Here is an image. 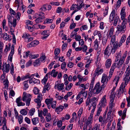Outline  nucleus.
<instances>
[{"mask_svg":"<svg viewBox=\"0 0 130 130\" xmlns=\"http://www.w3.org/2000/svg\"><path fill=\"white\" fill-rule=\"evenodd\" d=\"M110 78L109 76L107 77L106 74H103L101 80V82L102 84L100 86V82L97 83L93 89L94 93L97 94L99 93L102 90L104 89Z\"/></svg>","mask_w":130,"mask_h":130,"instance_id":"nucleus-1","label":"nucleus"},{"mask_svg":"<svg viewBox=\"0 0 130 130\" xmlns=\"http://www.w3.org/2000/svg\"><path fill=\"white\" fill-rule=\"evenodd\" d=\"M126 36L125 35H123L121 37L119 43L118 41H116V36L115 35H113L111 37V43L112 44L114 45L113 46V48H118L119 47H121L123 43H124L126 39Z\"/></svg>","mask_w":130,"mask_h":130,"instance_id":"nucleus-2","label":"nucleus"},{"mask_svg":"<svg viewBox=\"0 0 130 130\" xmlns=\"http://www.w3.org/2000/svg\"><path fill=\"white\" fill-rule=\"evenodd\" d=\"M110 45L111 47H110L109 45H108L105 49L104 52V55L109 57L111 53L113 54H114L117 48H116L115 49L113 48L114 45H113L111 43V41L110 42Z\"/></svg>","mask_w":130,"mask_h":130,"instance_id":"nucleus-3","label":"nucleus"},{"mask_svg":"<svg viewBox=\"0 0 130 130\" xmlns=\"http://www.w3.org/2000/svg\"><path fill=\"white\" fill-rule=\"evenodd\" d=\"M127 51H125L120 59L119 60L115 61L116 62L112 64H115V68L116 67L119 69L121 67L122 64L124 61L125 59L127 56Z\"/></svg>","mask_w":130,"mask_h":130,"instance_id":"nucleus-4","label":"nucleus"},{"mask_svg":"<svg viewBox=\"0 0 130 130\" xmlns=\"http://www.w3.org/2000/svg\"><path fill=\"white\" fill-rule=\"evenodd\" d=\"M31 97V95L26 93L25 92H24L23 95L22 100L23 102H25L26 105L28 106L30 104Z\"/></svg>","mask_w":130,"mask_h":130,"instance_id":"nucleus-5","label":"nucleus"},{"mask_svg":"<svg viewBox=\"0 0 130 130\" xmlns=\"http://www.w3.org/2000/svg\"><path fill=\"white\" fill-rule=\"evenodd\" d=\"M98 99L97 98L94 97L91 99L87 98L86 102V106H87L90 104L92 106V107H96V102L98 101Z\"/></svg>","mask_w":130,"mask_h":130,"instance_id":"nucleus-6","label":"nucleus"},{"mask_svg":"<svg viewBox=\"0 0 130 130\" xmlns=\"http://www.w3.org/2000/svg\"><path fill=\"white\" fill-rule=\"evenodd\" d=\"M36 16L38 17L35 20V21L37 23H40L43 21L45 18L44 13L43 12H40L38 14H35Z\"/></svg>","mask_w":130,"mask_h":130,"instance_id":"nucleus-7","label":"nucleus"},{"mask_svg":"<svg viewBox=\"0 0 130 130\" xmlns=\"http://www.w3.org/2000/svg\"><path fill=\"white\" fill-rule=\"evenodd\" d=\"M106 95H104L101 99V100L100 101L99 104L98 106L101 107V108L102 107H104L107 105V100L106 99Z\"/></svg>","mask_w":130,"mask_h":130,"instance_id":"nucleus-8","label":"nucleus"},{"mask_svg":"<svg viewBox=\"0 0 130 130\" xmlns=\"http://www.w3.org/2000/svg\"><path fill=\"white\" fill-rule=\"evenodd\" d=\"M81 8V6L80 5H78V4H72L70 8V10H74L72 13V14H73L76 12L80 10Z\"/></svg>","mask_w":130,"mask_h":130,"instance_id":"nucleus-9","label":"nucleus"},{"mask_svg":"<svg viewBox=\"0 0 130 130\" xmlns=\"http://www.w3.org/2000/svg\"><path fill=\"white\" fill-rule=\"evenodd\" d=\"M7 120L5 117L0 118V125L1 126L3 125V130H10L7 129L6 126Z\"/></svg>","mask_w":130,"mask_h":130,"instance_id":"nucleus-10","label":"nucleus"},{"mask_svg":"<svg viewBox=\"0 0 130 130\" xmlns=\"http://www.w3.org/2000/svg\"><path fill=\"white\" fill-rule=\"evenodd\" d=\"M9 10L10 12L12 17L14 18L15 16V18L17 19V20H19L21 16L20 13L18 12L16 13L12 9L10 8Z\"/></svg>","mask_w":130,"mask_h":130,"instance_id":"nucleus-11","label":"nucleus"},{"mask_svg":"<svg viewBox=\"0 0 130 130\" xmlns=\"http://www.w3.org/2000/svg\"><path fill=\"white\" fill-rule=\"evenodd\" d=\"M126 29V26L118 25L117 27L116 33L119 34L120 33H123L125 32Z\"/></svg>","mask_w":130,"mask_h":130,"instance_id":"nucleus-12","label":"nucleus"},{"mask_svg":"<svg viewBox=\"0 0 130 130\" xmlns=\"http://www.w3.org/2000/svg\"><path fill=\"white\" fill-rule=\"evenodd\" d=\"M64 84L63 83L59 84L58 81H57L55 83V84L54 88L55 89H57L59 91H61L64 89Z\"/></svg>","mask_w":130,"mask_h":130,"instance_id":"nucleus-13","label":"nucleus"},{"mask_svg":"<svg viewBox=\"0 0 130 130\" xmlns=\"http://www.w3.org/2000/svg\"><path fill=\"white\" fill-rule=\"evenodd\" d=\"M41 34L42 35L44 36L42 37V38L44 39L47 38L50 35V31L49 30H45L41 32Z\"/></svg>","mask_w":130,"mask_h":130,"instance_id":"nucleus-14","label":"nucleus"},{"mask_svg":"<svg viewBox=\"0 0 130 130\" xmlns=\"http://www.w3.org/2000/svg\"><path fill=\"white\" fill-rule=\"evenodd\" d=\"M87 91H86L84 89H82L79 94L81 96H82V98H85L87 95Z\"/></svg>","mask_w":130,"mask_h":130,"instance_id":"nucleus-15","label":"nucleus"},{"mask_svg":"<svg viewBox=\"0 0 130 130\" xmlns=\"http://www.w3.org/2000/svg\"><path fill=\"white\" fill-rule=\"evenodd\" d=\"M53 98H51L50 99H45V102L47 105V107L48 109H50L51 107L50 104L53 101Z\"/></svg>","mask_w":130,"mask_h":130,"instance_id":"nucleus-16","label":"nucleus"},{"mask_svg":"<svg viewBox=\"0 0 130 130\" xmlns=\"http://www.w3.org/2000/svg\"><path fill=\"white\" fill-rule=\"evenodd\" d=\"M21 98L20 96L16 99V102L17 103V105L18 106H24L25 105L24 103L21 101Z\"/></svg>","mask_w":130,"mask_h":130,"instance_id":"nucleus-17","label":"nucleus"},{"mask_svg":"<svg viewBox=\"0 0 130 130\" xmlns=\"http://www.w3.org/2000/svg\"><path fill=\"white\" fill-rule=\"evenodd\" d=\"M29 83L31 84L33 83L34 84H38L40 83V81L35 78H30V79L28 80Z\"/></svg>","mask_w":130,"mask_h":130,"instance_id":"nucleus-18","label":"nucleus"},{"mask_svg":"<svg viewBox=\"0 0 130 130\" xmlns=\"http://www.w3.org/2000/svg\"><path fill=\"white\" fill-rule=\"evenodd\" d=\"M14 47L12 45V46L11 51L8 57V59L10 61L12 60V58L13 55L14 54Z\"/></svg>","mask_w":130,"mask_h":130,"instance_id":"nucleus-19","label":"nucleus"},{"mask_svg":"<svg viewBox=\"0 0 130 130\" xmlns=\"http://www.w3.org/2000/svg\"><path fill=\"white\" fill-rule=\"evenodd\" d=\"M127 84H124L123 83H122L120 87V89L118 91H119V92H121L122 93H123L125 91V88Z\"/></svg>","mask_w":130,"mask_h":130,"instance_id":"nucleus-20","label":"nucleus"},{"mask_svg":"<svg viewBox=\"0 0 130 130\" xmlns=\"http://www.w3.org/2000/svg\"><path fill=\"white\" fill-rule=\"evenodd\" d=\"M111 59L110 58L107 59L105 63V66L107 68H109L111 64Z\"/></svg>","mask_w":130,"mask_h":130,"instance_id":"nucleus-21","label":"nucleus"},{"mask_svg":"<svg viewBox=\"0 0 130 130\" xmlns=\"http://www.w3.org/2000/svg\"><path fill=\"white\" fill-rule=\"evenodd\" d=\"M50 88V84L47 83L44 86L42 91V93H45L46 91H48Z\"/></svg>","mask_w":130,"mask_h":130,"instance_id":"nucleus-22","label":"nucleus"},{"mask_svg":"<svg viewBox=\"0 0 130 130\" xmlns=\"http://www.w3.org/2000/svg\"><path fill=\"white\" fill-rule=\"evenodd\" d=\"M58 71H55V70L54 69H53L52 71L51 72H50L47 73L48 75H51V76L53 77H56L58 74Z\"/></svg>","mask_w":130,"mask_h":130,"instance_id":"nucleus-23","label":"nucleus"},{"mask_svg":"<svg viewBox=\"0 0 130 130\" xmlns=\"http://www.w3.org/2000/svg\"><path fill=\"white\" fill-rule=\"evenodd\" d=\"M115 64H112L111 69L109 71V77H111L114 71V70L115 69Z\"/></svg>","mask_w":130,"mask_h":130,"instance_id":"nucleus-24","label":"nucleus"},{"mask_svg":"<svg viewBox=\"0 0 130 130\" xmlns=\"http://www.w3.org/2000/svg\"><path fill=\"white\" fill-rule=\"evenodd\" d=\"M31 120L33 124L36 125L39 123V119L38 117H35L32 118Z\"/></svg>","mask_w":130,"mask_h":130,"instance_id":"nucleus-25","label":"nucleus"},{"mask_svg":"<svg viewBox=\"0 0 130 130\" xmlns=\"http://www.w3.org/2000/svg\"><path fill=\"white\" fill-rule=\"evenodd\" d=\"M115 10H113L109 16V21L110 22L113 20L115 16Z\"/></svg>","mask_w":130,"mask_h":130,"instance_id":"nucleus-26","label":"nucleus"},{"mask_svg":"<svg viewBox=\"0 0 130 130\" xmlns=\"http://www.w3.org/2000/svg\"><path fill=\"white\" fill-rule=\"evenodd\" d=\"M10 65L9 64H6L5 67L3 66V70L4 72H8L9 70Z\"/></svg>","mask_w":130,"mask_h":130,"instance_id":"nucleus-27","label":"nucleus"},{"mask_svg":"<svg viewBox=\"0 0 130 130\" xmlns=\"http://www.w3.org/2000/svg\"><path fill=\"white\" fill-rule=\"evenodd\" d=\"M64 108V107L62 106H60L56 107L55 109V111L58 114H59L60 112Z\"/></svg>","mask_w":130,"mask_h":130,"instance_id":"nucleus-28","label":"nucleus"},{"mask_svg":"<svg viewBox=\"0 0 130 130\" xmlns=\"http://www.w3.org/2000/svg\"><path fill=\"white\" fill-rule=\"evenodd\" d=\"M114 31V28L112 27L109 29V32L108 34L107 37L108 38H111L112 37V35L113 34V32Z\"/></svg>","mask_w":130,"mask_h":130,"instance_id":"nucleus-29","label":"nucleus"},{"mask_svg":"<svg viewBox=\"0 0 130 130\" xmlns=\"http://www.w3.org/2000/svg\"><path fill=\"white\" fill-rule=\"evenodd\" d=\"M16 20L17 19L16 18H14L12 21V23L11 21H10V20H8L9 25H10V24L11 25L12 24L13 27H15L16 24Z\"/></svg>","mask_w":130,"mask_h":130,"instance_id":"nucleus-30","label":"nucleus"},{"mask_svg":"<svg viewBox=\"0 0 130 130\" xmlns=\"http://www.w3.org/2000/svg\"><path fill=\"white\" fill-rule=\"evenodd\" d=\"M103 72V69H101L99 70H95V73L94 74V77L95 76H98L99 75L101 74Z\"/></svg>","mask_w":130,"mask_h":130,"instance_id":"nucleus-31","label":"nucleus"},{"mask_svg":"<svg viewBox=\"0 0 130 130\" xmlns=\"http://www.w3.org/2000/svg\"><path fill=\"white\" fill-rule=\"evenodd\" d=\"M2 35H3V38L5 40H8L9 38V35H8L5 32L3 33Z\"/></svg>","mask_w":130,"mask_h":130,"instance_id":"nucleus-32","label":"nucleus"},{"mask_svg":"<svg viewBox=\"0 0 130 130\" xmlns=\"http://www.w3.org/2000/svg\"><path fill=\"white\" fill-rule=\"evenodd\" d=\"M34 101L35 103H37V108L38 109L41 105V101L37 99H36Z\"/></svg>","mask_w":130,"mask_h":130,"instance_id":"nucleus-33","label":"nucleus"},{"mask_svg":"<svg viewBox=\"0 0 130 130\" xmlns=\"http://www.w3.org/2000/svg\"><path fill=\"white\" fill-rule=\"evenodd\" d=\"M93 46L94 49L95 50L98 49L99 46V44L98 40L97 39H96L93 42Z\"/></svg>","mask_w":130,"mask_h":130,"instance_id":"nucleus-34","label":"nucleus"},{"mask_svg":"<svg viewBox=\"0 0 130 130\" xmlns=\"http://www.w3.org/2000/svg\"><path fill=\"white\" fill-rule=\"evenodd\" d=\"M41 62L40 60V59L39 58L36 59L34 62V66H39Z\"/></svg>","mask_w":130,"mask_h":130,"instance_id":"nucleus-35","label":"nucleus"},{"mask_svg":"<svg viewBox=\"0 0 130 130\" xmlns=\"http://www.w3.org/2000/svg\"><path fill=\"white\" fill-rule=\"evenodd\" d=\"M121 56L122 52L120 51L117 54V55L116 56V58L115 61H117L120 59L121 58Z\"/></svg>","mask_w":130,"mask_h":130,"instance_id":"nucleus-36","label":"nucleus"},{"mask_svg":"<svg viewBox=\"0 0 130 130\" xmlns=\"http://www.w3.org/2000/svg\"><path fill=\"white\" fill-rule=\"evenodd\" d=\"M48 74H46L43 79L42 80L41 82L43 84H45L47 80Z\"/></svg>","mask_w":130,"mask_h":130,"instance_id":"nucleus-37","label":"nucleus"},{"mask_svg":"<svg viewBox=\"0 0 130 130\" xmlns=\"http://www.w3.org/2000/svg\"><path fill=\"white\" fill-rule=\"evenodd\" d=\"M3 82L5 86V88L6 89H8V87L9 82L7 79L4 80Z\"/></svg>","mask_w":130,"mask_h":130,"instance_id":"nucleus-38","label":"nucleus"},{"mask_svg":"<svg viewBox=\"0 0 130 130\" xmlns=\"http://www.w3.org/2000/svg\"><path fill=\"white\" fill-rule=\"evenodd\" d=\"M28 80L27 81H24L23 82V84L24 85V89L25 90H26L28 88L29 86L28 85Z\"/></svg>","mask_w":130,"mask_h":130,"instance_id":"nucleus-39","label":"nucleus"},{"mask_svg":"<svg viewBox=\"0 0 130 130\" xmlns=\"http://www.w3.org/2000/svg\"><path fill=\"white\" fill-rule=\"evenodd\" d=\"M119 78L120 77L119 76H116L114 78L113 82H114L115 83L116 87L117 85Z\"/></svg>","mask_w":130,"mask_h":130,"instance_id":"nucleus-40","label":"nucleus"},{"mask_svg":"<svg viewBox=\"0 0 130 130\" xmlns=\"http://www.w3.org/2000/svg\"><path fill=\"white\" fill-rule=\"evenodd\" d=\"M53 20L48 18L46 19L43 22V24H50L52 23L53 22Z\"/></svg>","mask_w":130,"mask_h":130,"instance_id":"nucleus-41","label":"nucleus"},{"mask_svg":"<svg viewBox=\"0 0 130 130\" xmlns=\"http://www.w3.org/2000/svg\"><path fill=\"white\" fill-rule=\"evenodd\" d=\"M23 116L20 115L18 117V121L19 124H21L22 123L23 121Z\"/></svg>","mask_w":130,"mask_h":130,"instance_id":"nucleus-42","label":"nucleus"},{"mask_svg":"<svg viewBox=\"0 0 130 130\" xmlns=\"http://www.w3.org/2000/svg\"><path fill=\"white\" fill-rule=\"evenodd\" d=\"M111 114V112H109L107 113V120L109 121V122H111L112 121V118L111 117L110 115Z\"/></svg>","mask_w":130,"mask_h":130,"instance_id":"nucleus-43","label":"nucleus"},{"mask_svg":"<svg viewBox=\"0 0 130 130\" xmlns=\"http://www.w3.org/2000/svg\"><path fill=\"white\" fill-rule=\"evenodd\" d=\"M100 124H95L93 127L92 130H101L100 129Z\"/></svg>","mask_w":130,"mask_h":130,"instance_id":"nucleus-44","label":"nucleus"},{"mask_svg":"<svg viewBox=\"0 0 130 130\" xmlns=\"http://www.w3.org/2000/svg\"><path fill=\"white\" fill-rule=\"evenodd\" d=\"M20 113L22 115L25 116L27 115V111L24 109H22L20 110Z\"/></svg>","mask_w":130,"mask_h":130,"instance_id":"nucleus-45","label":"nucleus"},{"mask_svg":"<svg viewBox=\"0 0 130 130\" xmlns=\"http://www.w3.org/2000/svg\"><path fill=\"white\" fill-rule=\"evenodd\" d=\"M35 112V108H31L29 111L28 115L29 116H32L34 115Z\"/></svg>","mask_w":130,"mask_h":130,"instance_id":"nucleus-46","label":"nucleus"},{"mask_svg":"<svg viewBox=\"0 0 130 130\" xmlns=\"http://www.w3.org/2000/svg\"><path fill=\"white\" fill-rule=\"evenodd\" d=\"M47 122L50 121L51 119V117L50 113H48L46 115L45 118Z\"/></svg>","mask_w":130,"mask_h":130,"instance_id":"nucleus-47","label":"nucleus"},{"mask_svg":"<svg viewBox=\"0 0 130 130\" xmlns=\"http://www.w3.org/2000/svg\"><path fill=\"white\" fill-rule=\"evenodd\" d=\"M30 53L29 51H28L24 53L23 57L24 58H27L28 56L29 57V56L30 55Z\"/></svg>","mask_w":130,"mask_h":130,"instance_id":"nucleus-48","label":"nucleus"},{"mask_svg":"<svg viewBox=\"0 0 130 130\" xmlns=\"http://www.w3.org/2000/svg\"><path fill=\"white\" fill-rule=\"evenodd\" d=\"M46 58V56L45 55H43L41 56L40 58H39L41 62H45V60Z\"/></svg>","mask_w":130,"mask_h":130,"instance_id":"nucleus-49","label":"nucleus"},{"mask_svg":"<svg viewBox=\"0 0 130 130\" xmlns=\"http://www.w3.org/2000/svg\"><path fill=\"white\" fill-rule=\"evenodd\" d=\"M38 41L37 40H34L31 42V44L32 46H35L39 44Z\"/></svg>","mask_w":130,"mask_h":130,"instance_id":"nucleus-50","label":"nucleus"},{"mask_svg":"<svg viewBox=\"0 0 130 130\" xmlns=\"http://www.w3.org/2000/svg\"><path fill=\"white\" fill-rule=\"evenodd\" d=\"M130 80V76L129 77V76L127 77L126 76H125L124 81V82L125 84H127L128 82Z\"/></svg>","mask_w":130,"mask_h":130,"instance_id":"nucleus-51","label":"nucleus"},{"mask_svg":"<svg viewBox=\"0 0 130 130\" xmlns=\"http://www.w3.org/2000/svg\"><path fill=\"white\" fill-rule=\"evenodd\" d=\"M39 56V54H34L32 55L30 54V55L29 56V57L31 58V59H36Z\"/></svg>","mask_w":130,"mask_h":130,"instance_id":"nucleus-52","label":"nucleus"},{"mask_svg":"<svg viewBox=\"0 0 130 130\" xmlns=\"http://www.w3.org/2000/svg\"><path fill=\"white\" fill-rule=\"evenodd\" d=\"M47 5H44L42 6L40 9V10L41 11H44L47 9H46Z\"/></svg>","mask_w":130,"mask_h":130,"instance_id":"nucleus-53","label":"nucleus"},{"mask_svg":"<svg viewBox=\"0 0 130 130\" xmlns=\"http://www.w3.org/2000/svg\"><path fill=\"white\" fill-rule=\"evenodd\" d=\"M94 81L95 78L94 77H93L90 85V87L89 88L90 89H92L93 88L94 83Z\"/></svg>","mask_w":130,"mask_h":130,"instance_id":"nucleus-54","label":"nucleus"},{"mask_svg":"<svg viewBox=\"0 0 130 130\" xmlns=\"http://www.w3.org/2000/svg\"><path fill=\"white\" fill-rule=\"evenodd\" d=\"M51 107L53 109H55L56 107V101H53L51 104Z\"/></svg>","mask_w":130,"mask_h":130,"instance_id":"nucleus-55","label":"nucleus"},{"mask_svg":"<svg viewBox=\"0 0 130 130\" xmlns=\"http://www.w3.org/2000/svg\"><path fill=\"white\" fill-rule=\"evenodd\" d=\"M101 110L102 108H101V107H99L97 110L96 115H95V117L98 116L100 115Z\"/></svg>","mask_w":130,"mask_h":130,"instance_id":"nucleus-56","label":"nucleus"},{"mask_svg":"<svg viewBox=\"0 0 130 130\" xmlns=\"http://www.w3.org/2000/svg\"><path fill=\"white\" fill-rule=\"evenodd\" d=\"M60 49L58 48H55L54 51V54L56 56L58 55L60 53Z\"/></svg>","mask_w":130,"mask_h":130,"instance_id":"nucleus-57","label":"nucleus"},{"mask_svg":"<svg viewBox=\"0 0 130 130\" xmlns=\"http://www.w3.org/2000/svg\"><path fill=\"white\" fill-rule=\"evenodd\" d=\"M119 18L118 17H115L114 20L113 26H115L117 25Z\"/></svg>","mask_w":130,"mask_h":130,"instance_id":"nucleus-58","label":"nucleus"},{"mask_svg":"<svg viewBox=\"0 0 130 130\" xmlns=\"http://www.w3.org/2000/svg\"><path fill=\"white\" fill-rule=\"evenodd\" d=\"M73 84L70 83L69 85L66 86V89L67 90H69L73 86Z\"/></svg>","mask_w":130,"mask_h":130,"instance_id":"nucleus-59","label":"nucleus"},{"mask_svg":"<svg viewBox=\"0 0 130 130\" xmlns=\"http://www.w3.org/2000/svg\"><path fill=\"white\" fill-rule=\"evenodd\" d=\"M33 91L34 93L36 94L39 93V90L37 87H35Z\"/></svg>","mask_w":130,"mask_h":130,"instance_id":"nucleus-60","label":"nucleus"},{"mask_svg":"<svg viewBox=\"0 0 130 130\" xmlns=\"http://www.w3.org/2000/svg\"><path fill=\"white\" fill-rule=\"evenodd\" d=\"M82 47V50H83V52H85L87 51V46L85 45H83L81 46Z\"/></svg>","mask_w":130,"mask_h":130,"instance_id":"nucleus-61","label":"nucleus"},{"mask_svg":"<svg viewBox=\"0 0 130 130\" xmlns=\"http://www.w3.org/2000/svg\"><path fill=\"white\" fill-rule=\"evenodd\" d=\"M10 73L11 74L13 75L14 74V66L13 63H12L10 67Z\"/></svg>","mask_w":130,"mask_h":130,"instance_id":"nucleus-62","label":"nucleus"},{"mask_svg":"<svg viewBox=\"0 0 130 130\" xmlns=\"http://www.w3.org/2000/svg\"><path fill=\"white\" fill-rule=\"evenodd\" d=\"M88 27L86 25H83L81 27L80 30L81 31L84 30H87V29Z\"/></svg>","mask_w":130,"mask_h":130,"instance_id":"nucleus-63","label":"nucleus"},{"mask_svg":"<svg viewBox=\"0 0 130 130\" xmlns=\"http://www.w3.org/2000/svg\"><path fill=\"white\" fill-rule=\"evenodd\" d=\"M116 123L115 121H114L112 123V125L111 127L110 130H114L115 128Z\"/></svg>","mask_w":130,"mask_h":130,"instance_id":"nucleus-64","label":"nucleus"}]
</instances>
